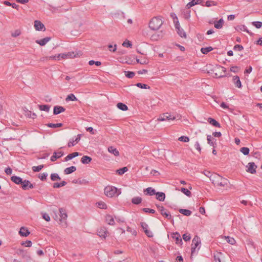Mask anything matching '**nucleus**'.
I'll return each mask as SVG.
<instances>
[{
    "mask_svg": "<svg viewBox=\"0 0 262 262\" xmlns=\"http://www.w3.org/2000/svg\"><path fill=\"white\" fill-rule=\"evenodd\" d=\"M104 194L110 198L118 196L121 194V191L115 186L108 185L104 189Z\"/></svg>",
    "mask_w": 262,
    "mask_h": 262,
    "instance_id": "obj_1",
    "label": "nucleus"
},
{
    "mask_svg": "<svg viewBox=\"0 0 262 262\" xmlns=\"http://www.w3.org/2000/svg\"><path fill=\"white\" fill-rule=\"evenodd\" d=\"M163 24V21L160 17H154L149 23V27L152 30H158Z\"/></svg>",
    "mask_w": 262,
    "mask_h": 262,
    "instance_id": "obj_2",
    "label": "nucleus"
},
{
    "mask_svg": "<svg viewBox=\"0 0 262 262\" xmlns=\"http://www.w3.org/2000/svg\"><path fill=\"white\" fill-rule=\"evenodd\" d=\"M82 53L80 51H76L75 52H69L67 53L59 54L57 55L58 60L61 58H74L79 57L82 55Z\"/></svg>",
    "mask_w": 262,
    "mask_h": 262,
    "instance_id": "obj_3",
    "label": "nucleus"
},
{
    "mask_svg": "<svg viewBox=\"0 0 262 262\" xmlns=\"http://www.w3.org/2000/svg\"><path fill=\"white\" fill-rule=\"evenodd\" d=\"M178 117H179L178 115L176 116V115H171L168 113H165L160 115L159 118L157 119V121H164L166 120H174L176 119Z\"/></svg>",
    "mask_w": 262,
    "mask_h": 262,
    "instance_id": "obj_4",
    "label": "nucleus"
},
{
    "mask_svg": "<svg viewBox=\"0 0 262 262\" xmlns=\"http://www.w3.org/2000/svg\"><path fill=\"white\" fill-rule=\"evenodd\" d=\"M201 240L200 237L195 235L192 240V248H191V254L192 255L195 251L196 247L200 245Z\"/></svg>",
    "mask_w": 262,
    "mask_h": 262,
    "instance_id": "obj_5",
    "label": "nucleus"
},
{
    "mask_svg": "<svg viewBox=\"0 0 262 262\" xmlns=\"http://www.w3.org/2000/svg\"><path fill=\"white\" fill-rule=\"evenodd\" d=\"M227 179L223 178L220 175H217L216 176V180L215 181V184L217 186L224 187L227 185Z\"/></svg>",
    "mask_w": 262,
    "mask_h": 262,
    "instance_id": "obj_6",
    "label": "nucleus"
},
{
    "mask_svg": "<svg viewBox=\"0 0 262 262\" xmlns=\"http://www.w3.org/2000/svg\"><path fill=\"white\" fill-rule=\"evenodd\" d=\"M157 207L160 211L161 215L164 216L165 218H166L168 220H170L171 219V214L169 213V212L166 211V209L164 208L163 206L157 205Z\"/></svg>",
    "mask_w": 262,
    "mask_h": 262,
    "instance_id": "obj_7",
    "label": "nucleus"
},
{
    "mask_svg": "<svg viewBox=\"0 0 262 262\" xmlns=\"http://www.w3.org/2000/svg\"><path fill=\"white\" fill-rule=\"evenodd\" d=\"M224 257V254L221 252L216 251L213 254L214 260L215 262H225L223 260Z\"/></svg>",
    "mask_w": 262,
    "mask_h": 262,
    "instance_id": "obj_8",
    "label": "nucleus"
},
{
    "mask_svg": "<svg viewBox=\"0 0 262 262\" xmlns=\"http://www.w3.org/2000/svg\"><path fill=\"white\" fill-rule=\"evenodd\" d=\"M108 231L105 227H101L97 230V235L102 238H105Z\"/></svg>",
    "mask_w": 262,
    "mask_h": 262,
    "instance_id": "obj_9",
    "label": "nucleus"
},
{
    "mask_svg": "<svg viewBox=\"0 0 262 262\" xmlns=\"http://www.w3.org/2000/svg\"><path fill=\"white\" fill-rule=\"evenodd\" d=\"M21 188L24 190H27L29 189H32L34 188V185L30 183L29 180H23L21 184Z\"/></svg>",
    "mask_w": 262,
    "mask_h": 262,
    "instance_id": "obj_10",
    "label": "nucleus"
},
{
    "mask_svg": "<svg viewBox=\"0 0 262 262\" xmlns=\"http://www.w3.org/2000/svg\"><path fill=\"white\" fill-rule=\"evenodd\" d=\"M248 168L247 171L251 173H255L256 172V165L254 162H250L247 166Z\"/></svg>",
    "mask_w": 262,
    "mask_h": 262,
    "instance_id": "obj_11",
    "label": "nucleus"
},
{
    "mask_svg": "<svg viewBox=\"0 0 262 262\" xmlns=\"http://www.w3.org/2000/svg\"><path fill=\"white\" fill-rule=\"evenodd\" d=\"M34 28L37 31H45V25L39 20H35Z\"/></svg>",
    "mask_w": 262,
    "mask_h": 262,
    "instance_id": "obj_12",
    "label": "nucleus"
},
{
    "mask_svg": "<svg viewBox=\"0 0 262 262\" xmlns=\"http://www.w3.org/2000/svg\"><path fill=\"white\" fill-rule=\"evenodd\" d=\"M172 238L174 239L175 242L178 245H182V239L180 234L178 232L173 233L171 235Z\"/></svg>",
    "mask_w": 262,
    "mask_h": 262,
    "instance_id": "obj_13",
    "label": "nucleus"
},
{
    "mask_svg": "<svg viewBox=\"0 0 262 262\" xmlns=\"http://www.w3.org/2000/svg\"><path fill=\"white\" fill-rule=\"evenodd\" d=\"M66 109L61 106L56 105L54 107L53 114L58 115L61 113L64 112Z\"/></svg>",
    "mask_w": 262,
    "mask_h": 262,
    "instance_id": "obj_14",
    "label": "nucleus"
},
{
    "mask_svg": "<svg viewBox=\"0 0 262 262\" xmlns=\"http://www.w3.org/2000/svg\"><path fill=\"white\" fill-rule=\"evenodd\" d=\"M30 232L28 229L24 227H21L19 231V234L20 236L27 237L30 234Z\"/></svg>",
    "mask_w": 262,
    "mask_h": 262,
    "instance_id": "obj_15",
    "label": "nucleus"
},
{
    "mask_svg": "<svg viewBox=\"0 0 262 262\" xmlns=\"http://www.w3.org/2000/svg\"><path fill=\"white\" fill-rule=\"evenodd\" d=\"M207 140L208 143L210 145L213 146V147H215V145H216L215 139L212 137L211 135H207Z\"/></svg>",
    "mask_w": 262,
    "mask_h": 262,
    "instance_id": "obj_16",
    "label": "nucleus"
},
{
    "mask_svg": "<svg viewBox=\"0 0 262 262\" xmlns=\"http://www.w3.org/2000/svg\"><path fill=\"white\" fill-rule=\"evenodd\" d=\"M50 37H47L40 40H36V42L41 46H45L48 41L51 40Z\"/></svg>",
    "mask_w": 262,
    "mask_h": 262,
    "instance_id": "obj_17",
    "label": "nucleus"
},
{
    "mask_svg": "<svg viewBox=\"0 0 262 262\" xmlns=\"http://www.w3.org/2000/svg\"><path fill=\"white\" fill-rule=\"evenodd\" d=\"M233 81L236 87L238 88H242V83L239 77L238 76H234L233 77Z\"/></svg>",
    "mask_w": 262,
    "mask_h": 262,
    "instance_id": "obj_18",
    "label": "nucleus"
},
{
    "mask_svg": "<svg viewBox=\"0 0 262 262\" xmlns=\"http://www.w3.org/2000/svg\"><path fill=\"white\" fill-rule=\"evenodd\" d=\"M106 222L110 225H114L115 224V221L112 215L107 214L105 216Z\"/></svg>",
    "mask_w": 262,
    "mask_h": 262,
    "instance_id": "obj_19",
    "label": "nucleus"
},
{
    "mask_svg": "<svg viewBox=\"0 0 262 262\" xmlns=\"http://www.w3.org/2000/svg\"><path fill=\"white\" fill-rule=\"evenodd\" d=\"M207 121L213 126L216 127H221L220 124L216 121L215 119L212 118H208L207 119Z\"/></svg>",
    "mask_w": 262,
    "mask_h": 262,
    "instance_id": "obj_20",
    "label": "nucleus"
},
{
    "mask_svg": "<svg viewBox=\"0 0 262 262\" xmlns=\"http://www.w3.org/2000/svg\"><path fill=\"white\" fill-rule=\"evenodd\" d=\"M11 180L16 184H21L23 181V179L21 178L16 176H12Z\"/></svg>",
    "mask_w": 262,
    "mask_h": 262,
    "instance_id": "obj_21",
    "label": "nucleus"
},
{
    "mask_svg": "<svg viewBox=\"0 0 262 262\" xmlns=\"http://www.w3.org/2000/svg\"><path fill=\"white\" fill-rule=\"evenodd\" d=\"M108 151L109 152L113 154L115 156H118L119 155V152L117 148L111 146L108 147Z\"/></svg>",
    "mask_w": 262,
    "mask_h": 262,
    "instance_id": "obj_22",
    "label": "nucleus"
},
{
    "mask_svg": "<svg viewBox=\"0 0 262 262\" xmlns=\"http://www.w3.org/2000/svg\"><path fill=\"white\" fill-rule=\"evenodd\" d=\"M156 199L160 201H164L165 198V194L162 192H158L156 193Z\"/></svg>",
    "mask_w": 262,
    "mask_h": 262,
    "instance_id": "obj_23",
    "label": "nucleus"
},
{
    "mask_svg": "<svg viewBox=\"0 0 262 262\" xmlns=\"http://www.w3.org/2000/svg\"><path fill=\"white\" fill-rule=\"evenodd\" d=\"M79 153L78 152H74L72 154H69L67 157L64 158L65 161H68L69 160H70L72 159L73 158L79 156Z\"/></svg>",
    "mask_w": 262,
    "mask_h": 262,
    "instance_id": "obj_24",
    "label": "nucleus"
},
{
    "mask_svg": "<svg viewBox=\"0 0 262 262\" xmlns=\"http://www.w3.org/2000/svg\"><path fill=\"white\" fill-rule=\"evenodd\" d=\"M92 158L88 156H84L81 159V162L82 163L86 164L90 163L92 161Z\"/></svg>",
    "mask_w": 262,
    "mask_h": 262,
    "instance_id": "obj_25",
    "label": "nucleus"
},
{
    "mask_svg": "<svg viewBox=\"0 0 262 262\" xmlns=\"http://www.w3.org/2000/svg\"><path fill=\"white\" fill-rule=\"evenodd\" d=\"M76 170V168L75 166H72L70 167H68L66 168L64 170V173L66 174H70Z\"/></svg>",
    "mask_w": 262,
    "mask_h": 262,
    "instance_id": "obj_26",
    "label": "nucleus"
},
{
    "mask_svg": "<svg viewBox=\"0 0 262 262\" xmlns=\"http://www.w3.org/2000/svg\"><path fill=\"white\" fill-rule=\"evenodd\" d=\"M142 199L141 197L136 196L132 199V203L134 204L138 205L142 202Z\"/></svg>",
    "mask_w": 262,
    "mask_h": 262,
    "instance_id": "obj_27",
    "label": "nucleus"
},
{
    "mask_svg": "<svg viewBox=\"0 0 262 262\" xmlns=\"http://www.w3.org/2000/svg\"><path fill=\"white\" fill-rule=\"evenodd\" d=\"M38 106L40 111H43L46 112H49L50 108V106L47 104L38 105Z\"/></svg>",
    "mask_w": 262,
    "mask_h": 262,
    "instance_id": "obj_28",
    "label": "nucleus"
},
{
    "mask_svg": "<svg viewBox=\"0 0 262 262\" xmlns=\"http://www.w3.org/2000/svg\"><path fill=\"white\" fill-rule=\"evenodd\" d=\"M144 192H146V194L149 195H153L156 194V191L154 189L151 187H148L145 190H144Z\"/></svg>",
    "mask_w": 262,
    "mask_h": 262,
    "instance_id": "obj_29",
    "label": "nucleus"
},
{
    "mask_svg": "<svg viewBox=\"0 0 262 262\" xmlns=\"http://www.w3.org/2000/svg\"><path fill=\"white\" fill-rule=\"evenodd\" d=\"M179 212L186 216H190L191 214V211L189 210L185 209H180Z\"/></svg>",
    "mask_w": 262,
    "mask_h": 262,
    "instance_id": "obj_30",
    "label": "nucleus"
},
{
    "mask_svg": "<svg viewBox=\"0 0 262 262\" xmlns=\"http://www.w3.org/2000/svg\"><path fill=\"white\" fill-rule=\"evenodd\" d=\"M224 20L222 18L214 23V27L216 29H221L223 27Z\"/></svg>",
    "mask_w": 262,
    "mask_h": 262,
    "instance_id": "obj_31",
    "label": "nucleus"
},
{
    "mask_svg": "<svg viewBox=\"0 0 262 262\" xmlns=\"http://www.w3.org/2000/svg\"><path fill=\"white\" fill-rule=\"evenodd\" d=\"M60 216V217L64 220H66L67 217V214L66 213V210L63 208L59 209Z\"/></svg>",
    "mask_w": 262,
    "mask_h": 262,
    "instance_id": "obj_32",
    "label": "nucleus"
},
{
    "mask_svg": "<svg viewBox=\"0 0 262 262\" xmlns=\"http://www.w3.org/2000/svg\"><path fill=\"white\" fill-rule=\"evenodd\" d=\"M4 4L8 6H12L13 8L16 9L17 10H18L19 8V6L18 5H16L15 3H11L8 1H4Z\"/></svg>",
    "mask_w": 262,
    "mask_h": 262,
    "instance_id": "obj_33",
    "label": "nucleus"
},
{
    "mask_svg": "<svg viewBox=\"0 0 262 262\" xmlns=\"http://www.w3.org/2000/svg\"><path fill=\"white\" fill-rule=\"evenodd\" d=\"M46 125L49 127L51 128H57V127H60L63 126V124L61 123H48L46 124Z\"/></svg>",
    "mask_w": 262,
    "mask_h": 262,
    "instance_id": "obj_34",
    "label": "nucleus"
},
{
    "mask_svg": "<svg viewBox=\"0 0 262 262\" xmlns=\"http://www.w3.org/2000/svg\"><path fill=\"white\" fill-rule=\"evenodd\" d=\"M212 50L213 48L211 47H208L201 48V51L203 54H206L209 52L211 51Z\"/></svg>",
    "mask_w": 262,
    "mask_h": 262,
    "instance_id": "obj_35",
    "label": "nucleus"
},
{
    "mask_svg": "<svg viewBox=\"0 0 262 262\" xmlns=\"http://www.w3.org/2000/svg\"><path fill=\"white\" fill-rule=\"evenodd\" d=\"M77 100V98L75 97V96L73 94H70L66 98V101H76Z\"/></svg>",
    "mask_w": 262,
    "mask_h": 262,
    "instance_id": "obj_36",
    "label": "nucleus"
},
{
    "mask_svg": "<svg viewBox=\"0 0 262 262\" xmlns=\"http://www.w3.org/2000/svg\"><path fill=\"white\" fill-rule=\"evenodd\" d=\"M117 107L122 111H126L128 109L127 105L121 102H119L117 104Z\"/></svg>",
    "mask_w": 262,
    "mask_h": 262,
    "instance_id": "obj_37",
    "label": "nucleus"
},
{
    "mask_svg": "<svg viewBox=\"0 0 262 262\" xmlns=\"http://www.w3.org/2000/svg\"><path fill=\"white\" fill-rule=\"evenodd\" d=\"M51 179L53 181H55L57 180H60L61 178L57 173H52L51 174Z\"/></svg>",
    "mask_w": 262,
    "mask_h": 262,
    "instance_id": "obj_38",
    "label": "nucleus"
},
{
    "mask_svg": "<svg viewBox=\"0 0 262 262\" xmlns=\"http://www.w3.org/2000/svg\"><path fill=\"white\" fill-rule=\"evenodd\" d=\"M97 206L99 208L103 209H107V205L106 204L103 202H99L97 203Z\"/></svg>",
    "mask_w": 262,
    "mask_h": 262,
    "instance_id": "obj_39",
    "label": "nucleus"
},
{
    "mask_svg": "<svg viewBox=\"0 0 262 262\" xmlns=\"http://www.w3.org/2000/svg\"><path fill=\"white\" fill-rule=\"evenodd\" d=\"M128 169L126 167H124L123 168H120L117 170V172L119 175H122L124 174L125 172L127 171Z\"/></svg>",
    "mask_w": 262,
    "mask_h": 262,
    "instance_id": "obj_40",
    "label": "nucleus"
},
{
    "mask_svg": "<svg viewBox=\"0 0 262 262\" xmlns=\"http://www.w3.org/2000/svg\"><path fill=\"white\" fill-rule=\"evenodd\" d=\"M136 86L138 88H140L141 89H149L150 87L147 85V84H143L142 83H137L136 84Z\"/></svg>",
    "mask_w": 262,
    "mask_h": 262,
    "instance_id": "obj_41",
    "label": "nucleus"
},
{
    "mask_svg": "<svg viewBox=\"0 0 262 262\" xmlns=\"http://www.w3.org/2000/svg\"><path fill=\"white\" fill-rule=\"evenodd\" d=\"M240 151L242 152L244 155H248L249 153V149L248 147H243L240 149Z\"/></svg>",
    "mask_w": 262,
    "mask_h": 262,
    "instance_id": "obj_42",
    "label": "nucleus"
},
{
    "mask_svg": "<svg viewBox=\"0 0 262 262\" xmlns=\"http://www.w3.org/2000/svg\"><path fill=\"white\" fill-rule=\"evenodd\" d=\"M181 192H182L183 193H184L185 195H186L188 196H190L191 193V192L187 188H182L181 189Z\"/></svg>",
    "mask_w": 262,
    "mask_h": 262,
    "instance_id": "obj_43",
    "label": "nucleus"
},
{
    "mask_svg": "<svg viewBox=\"0 0 262 262\" xmlns=\"http://www.w3.org/2000/svg\"><path fill=\"white\" fill-rule=\"evenodd\" d=\"M177 32L181 37H185V38L186 37V34L185 32L184 31V30H183V29H182L181 28H180V29L178 28V29L177 30Z\"/></svg>",
    "mask_w": 262,
    "mask_h": 262,
    "instance_id": "obj_44",
    "label": "nucleus"
},
{
    "mask_svg": "<svg viewBox=\"0 0 262 262\" xmlns=\"http://www.w3.org/2000/svg\"><path fill=\"white\" fill-rule=\"evenodd\" d=\"M227 242L231 244L234 245L235 243V241L233 237H231L229 236H225Z\"/></svg>",
    "mask_w": 262,
    "mask_h": 262,
    "instance_id": "obj_45",
    "label": "nucleus"
},
{
    "mask_svg": "<svg viewBox=\"0 0 262 262\" xmlns=\"http://www.w3.org/2000/svg\"><path fill=\"white\" fill-rule=\"evenodd\" d=\"M184 17L185 19H188L190 17V11L186 9L184 11Z\"/></svg>",
    "mask_w": 262,
    "mask_h": 262,
    "instance_id": "obj_46",
    "label": "nucleus"
},
{
    "mask_svg": "<svg viewBox=\"0 0 262 262\" xmlns=\"http://www.w3.org/2000/svg\"><path fill=\"white\" fill-rule=\"evenodd\" d=\"M20 34H21L20 30L19 29H17L11 33V36L13 37H16L19 36L20 35Z\"/></svg>",
    "mask_w": 262,
    "mask_h": 262,
    "instance_id": "obj_47",
    "label": "nucleus"
},
{
    "mask_svg": "<svg viewBox=\"0 0 262 262\" xmlns=\"http://www.w3.org/2000/svg\"><path fill=\"white\" fill-rule=\"evenodd\" d=\"M125 76L129 78H132L134 77L135 74L133 72H130V71H125Z\"/></svg>",
    "mask_w": 262,
    "mask_h": 262,
    "instance_id": "obj_48",
    "label": "nucleus"
},
{
    "mask_svg": "<svg viewBox=\"0 0 262 262\" xmlns=\"http://www.w3.org/2000/svg\"><path fill=\"white\" fill-rule=\"evenodd\" d=\"M178 140L184 142H188L189 141V138L187 136H183L179 137Z\"/></svg>",
    "mask_w": 262,
    "mask_h": 262,
    "instance_id": "obj_49",
    "label": "nucleus"
},
{
    "mask_svg": "<svg viewBox=\"0 0 262 262\" xmlns=\"http://www.w3.org/2000/svg\"><path fill=\"white\" fill-rule=\"evenodd\" d=\"M43 167V165H40L37 166H33L32 170L34 172H38Z\"/></svg>",
    "mask_w": 262,
    "mask_h": 262,
    "instance_id": "obj_50",
    "label": "nucleus"
},
{
    "mask_svg": "<svg viewBox=\"0 0 262 262\" xmlns=\"http://www.w3.org/2000/svg\"><path fill=\"white\" fill-rule=\"evenodd\" d=\"M252 25L256 28L259 29L262 26V22L261 21H253L252 22Z\"/></svg>",
    "mask_w": 262,
    "mask_h": 262,
    "instance_id": "obj_51",
    "label": "nucleus"
},
{
    "mask_svg": "<svg viewBox=\"0 0 262 262\" xmlns=\"http://www.w3.org/2000/svg\"><path fill=\"white\" fill-rule=\"evenodd\" d=\"M216 6V3L213 1H207L205 3V6L206 7H210L211 6Z\"/></svg>",
    "mask_w": 262,
    "mask_h": 262,
    "instance_id": "obj_52",
    "label": "nucleus"
},
{
    "mask_svg": "<svg viewBox=\"0 0 262 262\" xmlns=\"http://www.w3.org/2000/svg\"><path fill=\"white\" fill-rule=\"evenodd\" d=\"M195 5V4H194V0H191V1L190 2H189L187 5H186V9H187L188 10H189V9L192 7V6Z\"/></svg>",
    "mask_w": 262,
    "mask_h": 262,
    "instance_id": "obj_53",
    "label": "nucleus"
},
{
    "mask_svg": "<svg viewBox=\"0 0 262 262\" xmlns=\"http://www.w3.org/2000/svg\"><path fill=\"white\" fill-rule=\"evenodd\" d=\"M42 218L46 221L49 222L50 221V217L47 213H42Z\"/></svg>",
    "mask_w": 262,
    "mask_h": 262,
    "instance_id": "obj_54",
    "label": "nucleus"
},
{
    "mask_svg": "<svg viewBox=\"0 0 262 262\" xmlns=\"http://www.w3.org/2000/svg\"><path fill=\"white\" fill-rule=\"evenodd\" d=\"M21 245L26 247H30L32 246V242L31 241L27 240L25 242H23Z\"/></svg>",
    "mask_w": 262,
    "mask_h": 262,
    "instance_id": "obj_55",
    "label": "nucleus"
},
{
    "mask_svg": "<svg viewBox=\"0 0 262 262\" xmlns=\"http://www.w3.org/2000/svg\"><path fill=\"white\" fill-rule=\"evenodd\" d=\"M108 48L109 49V50L110 51L115 52L116 51L117 49V45H115L114 46L112 45H109L108 46Z\"/></svg>",
    "mask_w": 262,
    "mask_h": 262,
    "instance_id": "obj_56",
    "label": "nucleus"
},
{
    "mask_svg": "<svg viewBox=\"0 0 262 262\" xmlns=\"http://www.w3.org/2000/svg\"><path fill=\"white\" fill-rule=\"evenodd\" d=\"M183 238L185 241L187 242L190 240L191 236L190 234H187V233H185L183 235Z\"/></svg>",
    "mask_w": 262,
    "mask_h": 262,
    "instance_id": "obj_57",
    "label": "nucleus"
},
{
    "mask_svg": "<svg viewBox=\"0 0 262 262\" xmlns=\"http://www.w3.org/2000/svg\"><path fill=\"white\" fill-rule=\"evenodd\" d=\"M244 49L243 47L241 45H236L234 46L233 49L235 51H242Z\"/></svg>",
    "mask_w": 262,
    "mask_h": 262,
    "instance_id": "obj_58",
    "label": "nucleus"
},
{
    "mask_svg": "<svg viewBox=\"0 0 262 262\" xmlns=\"http://www.w3.org/2000/svg\"><path fill=\"white\" fill-rule=\"evenodd\" d=\"M53 154L55 155L58 159H59L63 155V152L62 151H55Z\"/></svg>",
    "mask_w": 262,
    "mask_h": 262,
    "instance_id": "obj_59",
    "label": "nucleus"
},
{
    "mask_svg": "<svg viewBox=\"0 0 262 262\" xmlns=\"http://www.w3.org/2000/svg\"><path fill=\"white\" fill-rule=\"evenodd\" d=\"M143 211L146 213H155V210L154 209H150V208H143Z\"/></svg>",
    "mask_w": 262,
    "mask_h": 262,
    "instance_id": "obj_60",
    "label": "nucleus"
},
{
    "mask_svg": "<svg viewBox=\"0 0 262 262\" xmlns=\"http://www.w3.org/2000/svg\"><path fill=\"white\" fill-rule=\"evenodd\" d=\"M47 176H48V174L47 173H41L39 176V178L42 181H45L47 179Z\"/></svg>",
    "mask_w": 262,
    "mask_h": 262,
    "instance_id": "obj_61",
    "label": "nucleus"
},
{
    "mask_svg": "<svg viewBox=\"0 0 262 262\" xmlns=\"http://www.w3.org/2000/svg\"><path fill=\"white\" fill-rule=\"evenodd\" d=\"M239 70V67L237 66H232L230 68V71L233 73H237Z\"/></svg>",
    "mask_w": 262,
    "mask_h": 262,
    "instance_id": "obj_62",
    "label": "nucleus"
},
{
    "mask_svg": "<svg viewBox=\"0 0 262 262\" xmlns=\"http://www.w3.org/2000/svg\"><path fill=\"white\" fill-rule=\"evenodd\" d=\"M122 45L126 47H131L132 46V42L128 40L124 41Z\"/></svg>",
    "mask_w": 262,
    "mask_h": 262,
    "instance_id": "obj_63",
    "label": "nucleus"
},
{
    "mask_svg": "<svg viewBox=\"0 0 262 262\" xmlns=\"http://www.w3.org/2000/svg\"><path fill=\"white\" fill-rule=\"evenodd\" d=\"M141 226L142 229H143L144 231H145V230L148 229V225L146 223L141 222Z\"/></svg>",
    "mask_w": 262,
    "mask_h": 262,
    "instance_id": "obj_64",
    "label": "nucleus"
}]
</instances>
